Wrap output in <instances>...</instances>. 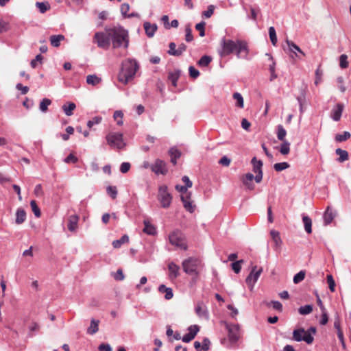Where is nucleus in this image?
<instances>
[{"mask_svg":"<svg viewBox=\"0 0 351 351\" xmlns=\"http://www.w3.org/2000/svg\"><path fill=\"white\" fill-rule=\"evenodd\" d=\"M123 113L121 110H117L114 112L113 117L114 120L117 121V123L118 125H123Z\"/></svg>","mask_w":351,"mask_h":351,"instance_id":"55","label":"nucleus"},{"mask_svg":"<svg viewBox=\"0 0 351 351\" xmlns=\"http://www.w3.org/2000/svg\"><path fill=\"white\" fill-rule=\"evenodd\" d=\"M348 56L341 54L339 57V66L341 69H346L348 67Z\"/></svg>","mask_w":351,"mask_h":351,"instance_id":"53","label":"nucleus"},{"mask_svg":"<svg viewBox=\"0 0 351 351\" xmlns=\"http://www.w3.org/2000/svg\"><path fill=\"white\" fill-rule=\"evenodd\" d=\"M76 108V105L73 102H67L62 106V109L66 116H71L73 110Z\"/></svg>","mask_w":351,"mask_h":351,"instance_id":"27","label":"nucleus"},{"mask_svg":"<svg viewBox=\"0 0 351 351\" xmlns=\"http://www.w3.org/2000/svg\"><path fill=\"white\" fill-rule=\"evenodd\" d=\"M282 143L280 145V152L282 155H287L290 152V143L287 141H282Z\"/></svg>","mask_w":351,"mask_h":351,"instance_id":"44","label":"nucleus"},{"mask_svg":"<svg viewBox=\"0 0 351 351\" xmlns=\"http://www.w3.org/2000/svg\"><path fill=\"white\" fill-rule=\"evenodd\" d=\"M335 153L339 157L337 158V161L339 162H343L347 160H348L349 156L347 151L343 150L341 148H337L335 150Z\"/></svg>","mask_w":351,"mask_h":351,"instance_id":"32","label":"nucleus"},{"mask_svg":"<svg viewBox=\"0 0 351 351\" xmlns=\"http://www.w3.org/2000/svg\"><path fill=\"white\" fill-rule=\"evenodd\" d=\"M106 31H109L110 42L114 49L123 47L127 49L129 46V33L123 26L117 25L112 27H106Z\"/></svg>","mask_w":351,"mask_h":351,"instance_id":"2","label":"nucleus"},{"mask_svg":"<svg viewBox=\"0 0 351 351\" xmlns=\"http://www.w3.org/2000/svg\"><path fill=\"white\" fill-rule=\"evenodd\" d=\"M302 337L304 339L302 341H305L307 344H311L313 342L314 338L307 330H304V332H303Z\"/></svg>","mask_w":351,"mask_h":351,"instance_id":"57","label":"nucleus"},{"mask_svg":"<svg viewBox=\"0 0 351 351\" xmlns=\"http://www.w3.org/2000/svg\"><path fill=\"white\" fill-rule=\"evenodd\" d=\"M106 193L112 199H115L117 197L118 191L115 186H108L106 188Z\"/></svg>","mask_w":351,"mask_h":351,"instance_id":"46","label":"nucleus"},{"mask_svg":"<svg viewBox=\"0 0 351 351\" xmlns=\"http://www.w3.org/2000/svg\"><path fill=\"white\" fill-rule=\"evenodd\" d=\"M169 243L182 250H187V245L184 242V237L181 230L176 229L169 235Z\"/></svg>","mask_w":351,"mask_h":351,"instance_id":"7","label":"nucleus"},{"mask_svg":"<svg viewBox=\"0 0 351 351\" xmlns=\"http://www.w3.org/2000/svg\"><path fill=\"white\" fill-rule=\"evenodd\" d=\"M143 27L145 31V34L149 38L153 37L158 29L156 24H151L149 22H145Z\"/></svg>","mask_w":351,"mask_h":351,"instance_id":"19","label":"nucleus"},{"mask_svg":"<svg viewBox=\"0 0 351 351\" xmlns=\"http://www.w3.org/2000/svg\"><path fill=\"white\" fill-rule=\"evenodd\" d=\"M254 180V175L251 173H245L241 180L244 186H246V188L250 191L254 190L255 185L253 183Z\"/></svg>","mask_w":351,"mask_h":351,"instance_id":"15","label":"nucleus"},{"mask_svg":"<svg viewBox=\"0 0 351 351\" xmlns=\"http://www.w3.org/2000/svg\"><path fill=\"white\" fill-rule=\"evenodd\" d=\"M212 57L208 55L202 56L197 61V64L200 67L208 66L212 62Z\"/></svg>","mask_w":351,"mask_h":351,"instance_id":"30","label":"nucleus"},{"mask_svg":"<svg viewBox=\"0 0 351 351\" xmlns=\"http://www.w3.org/2000/svg\"><path fill=\"white\" fill-rule=\"evenodd\" d=\"M306 88H301L300 95L296 97L300 107V115L304 112V106L306 104Z\"/></svg>","mask_w":351,"mask_h":351,"instance_id":"13","label":"nucleus"},{"mask_svg":"<svg viewBox=\"0 0 351 351\" xmlns=\"http://www.w3.org/2000/svg\"><path fill=\"white\" fill-rule=\"evenodd\" d=\"M180 266L174 262H171L168 265V269L169 271V277L170 279H176L180 276Z\"/></svg>","mask_w":351,"mask_h":351,"instance_id":"16","label":"nucleus"},{"mask_svg":"<svg viewBox=\"0 0 351 351\" xmlns=\"http://www.w3.org/2000/svg\"><path fill=\"white\" fill-rule=\"evenodd\" d=\"M78 158L73 153L69 154L64 159V162L66 163L75 164L77 162Z\"/></svg>","mask_w":351,"mask_h":351,"instance_id":"59","label":"nucleus"},{"mask_svg":"<svg viewBox=\"0 0 351 351\" xmlns=\"http://www.w3.org/2000/svg\"><path fill=\"white\" fill-rule=\"evenodd\" d=\"M269 36L271 43L275 46L277 43L278 39L274 27L271 26L269 28Z\"/></svg>","mask_w":351,"mask_h":351,"instance_id":"48","label":"nucleus"},{"mask_svg":"<svg viewBox=\"0 0 351 351\" xmlns=\"http://www.w3.org/2000/svg\"><path fill=\"white\" fill-rule=\"evenodd\" d=\"M205 25L206 23L204 21L195 25V29L199 32L201 37L205 36Z\"/></svg>","mask_w":351,"mask_h":351,"instance_id":"54","label":"nucleus"},{"mask_svg":"<svg viewBox=\"0 0 351 351\" xmlns=\"http://www.w3.org/2000/svg\"><path fill=\"white\" fill-rule=\"evenodd\" d=\"M30 206L32 208V210L34 213L36 217H40L41 215V211L38 206L37 205V203L36 200H32L30 202Z\"/></svg>","mask_w":351,"mask_h":351,"instance_id":"47","label":"nucleus"},{"mask_svg":"<svg viewBox=\"0 0 351 351\" xmlns=\"http://www.w3.org/2000/svg\"><path fill=\"white\" fill-rule=\"evenodd\" d=\"M185 40L186 42L189 43L193 40V36L192 34V29L191 27V25L188 24L185 26Z\"/></svg>","mask_w":351,"mask_h":351,"instance_id":"51","label":"nucleus"},{"mask_svg":"<svg viewBox=\"0 0 351 351\" xmlns=\"http://www.w3.org/2000/svg\"><path fill=\"white\" fill-rule=\"evenodd\" d=\"M106 139L110 147L118 149H122L126 145L123 141V135L120 132H110L106 136Z\"/></svg>","mask_w":351,"mask_h":351,"instance_id":"6","label":"nucleus"},{"mask_svg":"<svg viewBox=\"0 0 351 351\" xmlns=\"http://www.w3.org/2000/svg\"><path fill=\"white\" fill-rule=\"evenodd\" d=\"M64 39V36L63 35H52L50 36V42L51 45L53 47H58L60 45L61 40Z\"/></svg>","mask_w":351,"mask_h":351,"instance_id":"34","label":"nucleus"},{"mask_svg":"<svg viewBox=\"0 0 351 351\" xmlns=\"http://www.w3.org/2000/svg\"><path fill=\"white\" fill-rule=\"evenodd\" d=\"M188 332L193 335L195 338L197 332L199 331V326L198 325H191L188 328Z\"/></svg>","mask_w":351,"mask_h":351,"instance_id":"63","label":"nucleus"},{"mask_svg":"<svg viewBox=\"0 0 351 351\" xmlns=\"http://www.w3.org/2000/svg\"><path fill=\"white\" fill-rule=\"evenodd\" d=\"M121 13L123 16L124 18L127 17V15H128V11L130 10V5L127 3H124L121 4L120 8Z\"/></svg>","mask_w":351,"mask_h":351,"instance_id":"62","label":"nucleus"},{"mask_svg":"<svg viewBox=\"0 0 351 351\" xmlns=\"http://www.w3.org/2000/svg\"><path fill=\"white\" fill-rule=\"evenodd\" d=\"M93 42L96 43L99 48L108 49L111 43L109 31L96 32L93 36Z\"/></svg>","mask_w":351,"mask_h":351,"instance_id":"4","label":"nucleus"},{"mask_svg":"<svg viewBox=\"0 0 351 351\" xmlns=\"http://www.w3.org/2000/svg\"><path fill=\"white\" fill-rule=\"evenodd\" d=\"M199 263V259L194 257H189L182 263L183 271L188 275L199 274L197 267Z\"/></svg>","mask_w":351,"mask_h":351,"instance_id":"8","label":"nucleus"},{"mask_svg":"<svg viewBox=\"0 0 351 351\" xmlns=\"http://www.w3.org/2000/svg\"><path fill=\"white\" fill-rule=\"evenodd\" d=\"M195 311L199 317L208 318V312L202 301L197 302L195 307Z\"/></svg>","mask_w":351,"mask_h":351,"instance_id":"14","label":"nucleus"},{"mask_svg":"<svg viewBox=\"0 0 351 351\" xmlns=\"http://www.w3.org/2000/svg\"><path fill=\"white\" fill-rule=\"evenodd\" d=\"M181 75V70L179 69H176L173 71H169L168 73V80L171 82L173 86L176 87L178 80L180 78Z\"/></svg>","mask_w":351,"mask_h":351,"instance_id":"17","label":"nucleus"},{"mask_svg":"<svg viewBox=\"0 0 351 351\" xmlns=\"http://www.w3.org/2000/svg\"><path fill=\"white\" fill-rule=\"evenodd\" d=\"M102 118L99 116L94 117L92 119L88 121L87 126L91 128L94 125L99 124L101 123Z\"/></svg>","mask_w":351,"mask_h":351,"instance_id":"58","label":"nucleus"},{"mask_svg":"<svg viewBox=\"0 0 351 351\" xmlns=\"http://www.w3.org/2000/svg\"><path fill=\"white\" fill-rule=\"evenodd\" d=\"M130 167L131 165L130 162H123L121 164L119 169L122 173H126L130 171Z\"/></svg>","mask_w":351,"mask_h":351,"instance_id":"64","label":"nucleus"},{"mask_svg":"<svg viewBox=\"0 0 351 351\" xmlns=\"http://www.w3.org/2000/svg\"><path fill=\"white\" fill-rule=\"evenodd\" d=\"M129 242V237L127 234H123L119 239L114 240L112 242V246L114 248H119L123 243Z\"/></svg>","mask_w":351,"mask_h":351,"instance_id":"35","label":"nucleus"},{"mask_svg":"<svg viewBox=\"0 0 351 351\" xmlns=\"http://www.w3.org/2000/svg\"><path fill=\"white\" fill-rule=\"evenodd\" d=\"M144 228L143 232L147 235L154 236L157 234L156 227L152 225L148 220H144Z\"/></svg>","mask_w":351,"mask_h":351,"instance_id":"22","label":"nucleus"},{"mask_svg":"<svg viewBox=\"0 0 351 351\" xmlns=\"http://www.w3.org/2000/svg\"><path fill=\"white\" fill-rule=\"evenodd\" d=\"M326 280L328 285L329 289L331 292H334L335 291V282L331 274L326 276Z\"/></svg>","mask_w":351,"mask_h":351,"instance_id":"52","label":"nucleus"},{"mask_svg":"<svg viewBox=\"0 0 351 351\" xmlns=\"http://www.w3.org/2000/svg\"><path fill=\"white\" fill-rule=\"evenodd\" d=\"M51 104V99L44 98L41 100L39 105V108L41 112H45L48 110V106Z\"/></svg>","mask_w":351,"mask_h":351,"instance_id":"43","label":"nucleus"},{"mask_svg":"<svg viewBox=\"0 0 351 351\" xmlns=\"http://www.w3.org/2000/svg\"><path fill=\"white\" fill-rule=\"evenodd\" d=\"M244 262L243 259L236 261L231 263V268L235 274H239L241 270V264Z\"/></svg>","mask_w":351,"mask_h":351,"instance_id":"49","label":"nucleus"},{"mask_svg":"<svg viewBox=\"0 0 351 351\" xmlns=\"http://www.w3.org/2000/svg\"><path fill=\"white\" fill-rule=\"evenodd\" d=\"M302 221L304 226V230L307 234H311L312 232V220L307 215L302 216Z\"/></svg>","mask_w":351,"mask_h":351,"instance_id":"31","label":"nucleus"},{"mask_svg":"<svg viewBox=\"0 0 351 351\" xmlns=\"http://www.w3.org/2000/svg\"><path fill=\"white\" fill-rule=\"evenodd\" d=\"M277 138L279 141H287L285 136L287 135V131L282 125H278L276 128Z\"/></svg>","mask_w":351,"mask_h":351,"instance_id":"36","label":"nucleus"},{"mask_svg":"<svg viewBox=\"0 0 351 351\" xmlns=\"http://www.w3.org/2000/svg\"><path fill=\"white\" fill-rule=\"evenodd\" d=\"M287 45H288V48H289V51L292 53L293 54H291V56L293 58V55L295 56V57H298L299 58H300L298 55L296 53L295 51H298L301 55H302L303 56H305V53L301 50V49L296 45L292 41H290L289 40H287Z\"/></svg>","mask_w":351,"mask_h":351,"instance_id":"21","label":"nucleus"},{"mask_svg":"<svg viewBox=\"0 0 351 351\" xmlns=\"http://www.w3.org/2000/svg\"><path fill=\"white\" fill-rule=\"evenodd\" d=\"M214 10H215L214 5H208L207 8V10L202 12V16H205L206 18H210L213 14Z\"/></svg>","mask_w":351,"mask_h":351,"instance_id":"61","label":"nucleus"},{"mask_svg":"<svg viewBox=\"0 0 351 351\" xmlns=\"http://www.w3.org/2000/svg\"><path fill=\"white\" fill-rule=\"evenodd\" d=\"M138 68L139 64L136 60L128 59L122 63L117 75L118 80L123 84H127L134 78Z\"/></svg>","mask_w":351,"mask_h":351,"instance_id":"3","label":"nucleus"},{"mask_svg":"<svg viewBox=\"0 0 351 351\" xmlns=\"http://www.w3.org/2000/svg\"><path fill=\"white\" fill-rule=\"evenodd\" d=\"M226 330H228V339L231 343H236L240 338L239 325L234 324H229L226 321H222Z\"/></svg>","mask_w":351,"mask_h":351,"instance_id":"9","label":"nucleus"},{"mask_svg":"<svg viewBox=\"0 0 351 351\" xmlns=\"http://www.w3.org/2000/svg\"><path fill=\"white\" fill-rule=\"evenodd\" d=\"M168 154L171 157V162L173 165H176L177 164V160L181 156V152L177 147H173L169 149Z\"/></svg>","mask_w":351,"mask_h":351,"instance_id":"18","label":"nucleus"},{"mask_svg":"<svg viewBox=\"0 0 351 351\" xmlns=\"http://www.w3.org/2000/svg\"><path fill=\"white\" fill-rule=\"evenodd\" d=\"M263 272V268L260 267L257 269V266L254 265L252 267V270L249 275L247 276L245 279L246 284L250 287H253L254 284L258 280L260 275Z\"/></svg>","mask_w":351,"mask_h":351,"instance_id":"11","label":"nucleus"},{"mask_svg":"<svg viewBox=\"0 0 351 351\" xmlns=\"http://www.w3.org/2000/svg\"><path fill=\"white\" fill-rule=\"evenodd\" d=\"M221 47L217 50L220 57H226L234 53L237 58L247 59L250 49L245 40L237 39L233 40L222 38L220 43Z\"/></svg>","mask_w":351,"mask_h":351,"instance_id":"1","label":"nucleus"},{"mask_svg":"<svg viewBox=\"0 0 351 351\" xmlns=\"http://www.w3.org/2000/svg\"><path fill=\"white\" fill-rule=\"evenodd\" d=\"M99 320H97L94 318H93L90 320V326L87 328V333L89 335H94L99 330Z\"/></svg>","mask_w":351,"mask_h":351,"instance_id":"28","label":"nucleus"},{"mask_svg":"<svg viewBox=\"0 0 351 351\" xmlns=\"http://www.w3.org/2000/svg\"><path fill=\"white\" fill-rule=\"evenodd\" d=\"M343 107V104L339 103L336 105L335 108L332 110L331 117L335 121H338L341 119Z\"/></svg>","mask_w":351,"mask_h":351,"instance_id":"20","label":"nucleus"},{"mask_svg":"<svg viewBox=\"0 0 351 351\" xmlns=\"http://www.w3.org/2000/svg\"><path fill=\"white\" fill-rule=\"evenodd\" d=\"M233 98L236 100V106L243 108L244 106V101L241 94L236 92L233 94Z\"/></svg>","mask_w":351,"mask_h":351,"instance_id":"41","label":"nucleus"},{"mask_svg":"<svg viewBox=\"0 0 351 351\" xmlns=\"http://www.w3.org/2000/svg\"><path fill=\"white\" fill-rule=\"evenodd\" d=\"M26 219V212L22 208H19L16 212L15 222L16 224L23 223Z\"/></svg>","mask_w":351,"mask_h":351,"instance_id":"26","label":"nucleus"},{"mask_svg":"<svg viewBox=\"0 0 351 351\" xmlns=\"http://www.w3.org/2000/svg\"><path fill=\"white\" fill-rule=\"evenodd\" d=\"M191 195V193H189L185 196L181 195V201L185 210L190 213H193L195 211V206L193 204V202L190 200Z\"/></svg>","mask_w":351,"mask_h":351,"instance_id":"12","label":"nucleus"},{"mask_svg":"<svg viewBox=\"0 0 351 351\" xmlns=\"http://www.w3.org/2000/svg\"><path fill=\"white\" fill-rule=\"evenodd\" d=\"M290 165L287 162H282L274 164V169L277 172H280L289 168Z\"/></svg>","mask_w":351,"mask_h":351,"instance_id":"45","label":"nucleus"},{"mask_svg":"<svg viewBox=\"0 0 351 351\" xmlns=\"http://www.w3.org/2000/svg\"><path fill=\"white\" fill-rule=\"evenodd\" d=\"M351 134L348 131H344L342 134H337L335 136V141L337 142H343L348 140Z\"/></svg>","mask_w":351,"mask_h":351,"instance_id":"40","label":"nucleus"},{"mask_svg":"<svg viewBox=\"0 0 351 351\" xmlns=\"http://www.w3.org/2000/svg\"><path fill=\"white\" fill-rule=\"evenodd\" d=\"M189 74L192 79H196L199 76L200 73L193 66H190L189 67Z\"/></svg>","mask_w":351,"mask_h":351,"instance_id":"56","label":"nucleus"},{"mask_svg":"<svg viewBox=\"0 0 351 351\" xmlns=\"http://www.w3.org/2000/svg\"><path fill=\"white\" fill-rule=\"evenodd\" d=\"M36 8H38L40 13L44 14L50 9V5L47 1L36 2Z\"/></svg>","mask_w":351,"mask_h":351,"instance_id":"38","label":"nucleus"},{"mask_svg":"<svg viewBox=\"0 0 351 351\" xmlns=\"http://www.w3.org/2000/svg\"><path fill=\"white\" fill-rule=\"evenodd\" d=\"M10 29V24L2 19L0 20V34L6 32Z\"/></svg>","mask_w":351,"mask_h":351,"instance_id":"60","label":"nucleus"},{"mask_svg":"<svg viewBox=\"0 0 351 351\" xmlns=\"http://www.w3.org/2000/svg\"><path fill=\"white\" fill-rule=\"evenodd\" d=\"M160 293H165V299L169 300L173 297V289L171 287H167L165 285H160L158 288Z\"/></svg>","mask_w":351,"mask_h":351,"instance_id":"23","label":"nucleus"},{"mask_svg":"<svg viewBox=\"0 0 351 351\" xmlns=\"http://www.w3.org/2000/svg\"><path fill=\"white\" fill-rule=\"evenodd\" d=\"M150 169L156 175L165 176L168 173L167 164L165 161L157 158L154 162L150 165Z\"/></svg>","mask_w":351,"mask_h":351,"instance_id":"10","label":"nucleus"},{"mask_svg":"<svg viewBox=\"0 0 351 351\" xmlns=\"http://www.w3.org/2000/svg\"><path fill=\"white\" fill-rule=\"evenodd\" d=\"M101 82V78L95 75H88L86 77V83L93 86H96Z\"/></svg>","mask_w":351,"mask_h":351,"instance_id":"42","label":"nucleus"},{"mask_svg":"<svg viewBox=\"0 0 351 351\" xmlns=\"http://www.w3.org/2000/svg\"><path fill=\"white\" fill-rule=\"evenodd\" d=\"M306 271L304 270H301L298 273H297L294 276L293 281L295 284H298L302 282L305 278Z\"/></svg>","mask_w":351,"mask_h":351,"instance_id":"50","label":"nucleus"},{"mask_svg":"<svg viewBox=\"0 0 351 351\" xmlns=\"http://www.w3.org/2000/svg\"><path fill=\"white\" fill-rule=\"evenodd\" d=\"M270 235L272 238L273 241L275 243L276 247H280L282 241L280 236V232L277 230H272L270 231Z\"/></svg>","mask_w":351,"mask_h":351,"instance_id":"29","label":"nucleus"},{"mask_svg":"<svg viewBox=\"0 0 351 351\" xmlns=\"http://www.w3.org/2000/svg\"><path fill=\"white\" fill-rule=\"evenodd\" d=\"M157 199L159 201L162 208H167L170 206L173 196L169 192L167 185L163 184L158 187Z\"/></svg>","mask_w":351,"mask_h":351,"instance_id":"5","label":"nucleus"},{"mask_svg":"<svg viewBox=\"0 0 351 351\" xmlns=\"http://www.w3.org/2000/svg\"><path fill=\"white\" fill-rule=\"evenodd\" d=\"M79 217L77 215H71L69 217L68 223H67V228L69 231L71 232H75L77 228V223H78Z\"/></svg>","mask_w":351,"mask_h":351,"instance_id":"25","label":"nucleus"},{"mask_svg":"<svg viewBox=\"0 0 351 351\" xmlns=\"http://www.w3.org/2000/svg\"><path fill=\"white\" fill-rule=\"evenodd\" d=\"M251 163L253 166V171L254 172H258V171H262V167L263 165V161L261 160H258L256 157H253Z\"/></svg>","mask_w":351,"mask_h":351,"instance_id":"33","label":"nucleus"},{"mask_svg":"<svg viewBox=\"0 0 351 351\" xmlns=\"http://www.w3.org/2000/svg\"><path fill=\"white\" fill-rule=\"evenodd\" d=\"M303 332H304L303 328L295 329L293 332V339L298 342L302 341L304 339L302 337Z\"/></svg>","mask_w":351,"mask_h":351,"instance_id":"37","label":"nucleus"},{"mask_svg":"<svg viewBox=\"0 0 351 351\" xmlns=\"http://www.w3.org/2000/svg\"><path fill=\"white\" fill-rule=\"evenodd\" d=\"M312 311H313V305L312 304H306L304 306H301L298 308V312L302 315H308Z\"/></svg>","mask_w":351,"mask_h":351,"instance_id":"39","label":"nucleus"},{"mask_svg":"<svg viewBox=\"0 0 351 351\" xmlns=\"http://www.w3.org/2000/svg\"><path fill=\"white\" fill-rule=\"evenodd\" d=\"M335 217V214L332 212V210L328 206L323 215V219L324 225L327 226L330 224Z\"/></svg>","mask_w":351,"mask_h":351,"instance_id":"24","label":"nucleus"}]
</instances>
